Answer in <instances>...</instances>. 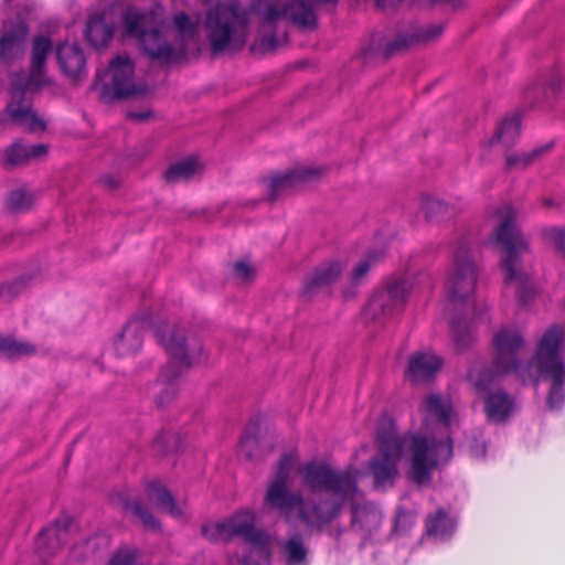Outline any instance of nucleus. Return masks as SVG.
Returning <instances> with one entry per match:
<instances>
[{
    "instance_id": "f257e3e1",
    "label": "nucleus",
    "mask_w": 565,
    "mask_h": 565,
    "mask_svg": "<svg viewBox=\"0 0 565 565\" xmlns=\"http://www.w3.org/2000/svg\"><path fill=\"white\" fill-rule=\"evenodd\" d=\"M406 441L407 439L399 437L393 427L376 429L379 454L369 462L375 488L393 484ZM408 478L417 486L430 483L433 471L447 463L452 457V444L449 439L429 441L424 436L414 435L408 439Z\"/></svg>"
},
{
    "instance_id": "f03ea898",
    "label": "nucleus",
    "mask_w": 565,
    "mask_h": 565,
    "mask_svg": "<svg viewBox=\"0 0 565 565\" xmlns=\"http://www.w3.org/2000/svg\"><path fill=\"white\" fill-rule=\"evenodd\" d=\"M305 486L311 491L331 493L332 498L312 500L302 504L299 519L308 526L321 531L337 520L348 500L359 493L358 469L335 470L326 462L311 461L301 468Z\"/></svg>"
},
{
    "instance_id": "7ed1b4c3",
    "label": "nucleus",
    "mask_w": 565,
    "mask_h": 565,
    "mask_svg": "<svg viewBox=\"0 0 565 565\" xmlns=\"http://www.w3.org/2000/svg\"><path fill=\"white\" fill-rule=\"evenodd\" d=\"M498 216L501 221L491 237L501 247L503 281L507 286H515L520 303L526 305L534 297L532 279L521 262V256L529 252V243L516 226L515 213L510 205L500 207Z\"/></svg>"
},
{
    "instance_id": "20e7f679",
    "label": "nucleus",
    "mask_w": 565,
    "mask_h": 565,
    "mask_svg": "<svg viewBox=\"0 0 565 565\" xmlns=\"http://www.w3.org/2000/svg\"><path fill=\"white\" fill-rule=\"evenodd\" d=\"M156 338L171 356V361L162 367L158 385L161 386L156 398L159 407L169 404L178 393V381L182 373L194 363L204 360L203 348L200 342L193 345L185 344L184 332L175 326L163 324L156 328Z\"/></svg>"
},
{
    "instance_id": "39448f33",
    "label": "nucleus",
    "mask_w": 565,
    "mask_h": 565,
    "mask_svg": "<svg viewBox=\"0 0 565 565\" xmlns=\"http://www.w3.org/2000/svg\"><path fill=\"white\" fill-rule=\"evenodd\" d=\"M52 51V41L44 35L33 39L31 50V73L24 81H14L10 88V100L6 110L10 120L24 127L28 131H38L45 128L44 121L31 108V102L26 98V90L32 85H40L46 57Z\"/></svg>"
},
{
    "instance_id": "423d86ee",
    "label": "nucleus",
    "mask_w": 565,
    "mask_h": 565,
    "mask_svg": "<svg viewBox=\"0 0 565 565\" xmlns=\"http://www.w3.org/2000/svg\"><path fill=\"white\" fill-rule=\"evenodd\" d=\"M248 22L247 10L239 9L236 3H216L207 11L204 20L211 52L218 54L233 42L244 43Z\"/></svg>"
},
{
    "instance_id": "0eeeda50",
    "label": "nucleus",
    "mask_w": 565,
    "mask_h": 565,
    "mask_svg": "<svg viewBox=\"0 0 565 565\" xmlns=\"http://www.w3.org/2000/svg\"><path fill=\"white\" fill-rule=\"evenodd\" d=\"M122 24L125 34L137 39L150 60L168 63L173 58L174 50L166 41L154 14L127 10L122 17Z\"/></svg>"
},
{
    "instance_id": "6e6552de",
    "label": "nucleus",
    "mask_w": 565,
    "mask_h": 565,
    "mask_svg": "<svg viewBox=\"0 0 565 565\" xmlns=\"http://www.w3.org/2000/svg\"><path fill=\"white\" fill-rule=\"evenodd\" d=\"M477 273L470 257V247L466 238L459 239L452 247V258L448 265L445 289L447 299L452 303L465 302L475 291Z\"/></svg>"
},
{
    "instance_id": "1a4fd4ad",
    "label": "nucleus",
    "mask_w": 565,
    "mask_h": 565,
    "mask_svg": "<svg viewBox=\"0 0 565 565\" xmlns=\"http://www.w3.org/2000/svg\"><path fill=\"white\" fill-rule=\"evenodd\" d=\"M412 285L401 274L387 277L383 284L373 292L369 300L363 317L367 321H381L403 310Z\"/></svg>"
},
{
    "instance_id": "9d476101",
    "label": "nucleus",
    "mask_w": 565,
    "mask_h": 565,
    "mask_svg": "<svg viewBox=\"0 0 565 565\" xmlns=\"http://www.w3.org/2000/svg\"><path fill=\"white\" fill-rule=\"evenodd\" d=\"M135 66L128 56L118 55L109 63L110 84H105L102 98L107 102L120 100L146 93L145 84L135 83Z\"/></svg>"
},
{
    "instance_id": "9b49d317",
    "label": "nucleus",
    "mask_w": 565,
    "mask_h": 565,
    "mask_svg": "<svg viewBox=\"0 0 565 565\" xmlns=\"http://www.w3.org/2000/svg\"><path fill=\"white\" fill-rule=\"evenodd\" d=\"M564 350V328L557 324L548 327L539 339L533 355L539 374L565 369Z\"/></svg>"
},
{
    "instance_id": "f8f14e48",
    "label": "nucleus",
    "mask_w": 565,
    "mask_h": 565,
    "mask_svg": "<svg viewBox=\"0 0 565 565\" xmlns=\"http://www.w3.org/2000/svg\"><path fill=\"white\" fill-rule=\"evenodd\" d=\"M520 331L509 328L500 329L493 337V366L499 374L514 372L519 365L518 354L524 347Z\"/></svg>"
},
{
    "instance_id": "ddd939ff",
    "label": "nucleus",
    "mask_w": 565,
    "mask_h": 565,
    "mask_svg": "<svg viewBox=\"0 0 565 565\" xmlns=\"http://www.w3.org/2000/svg\"><path fill=\"white\" fill-rule=\"evenodd\" d=\"M230 539L243 537L246 543L262 550L268 548L270 536L265 530L255 527V515L241 511L226 520Z\"/></svg>"
},
{
    "instance_id": "4468645a",
    "label": "nucleus",
    "mask_w": 565,
    "mask_h": 565,
    "mask_svg": "<svg viewBox=\"0 0 565 565\" xmlns=\"http://www.w3.org/2000/svg\"><path fill=\"white\" fill-rule=\"evenodd\" d=\"M344 264L340 259H328L313 267L303 278L302 294L312 297L328 288L341 276Z\"/></svg>"
},
{
    "instance_id": "2eb2a0df",
    "label": "nucleus",
    "mask_w": 565,
    "mask_h": 565,
    "mask_svg": "<svg viewBox=\"0 0 565 565\" xmlns=\"http://www.w3.org/2000/svg\"><path fill=\"white\" fill-rule=\"evenodd\" d=\"M29 31L26 21L21 18L3 23L0 35V61L11 62L21 54Z\"/></svg>"
},
{
    "instance_id": "dca6fc26",
    "label": "nucleus",
    "mask_w": 565,
    "mask_h": 565,
    "mask_svg": "<svg viewBox=\"0 0 565 565\" xmlns=\"http://www.w3.org/2000/svg\"><path fill=\"white\" fill-rule=\"evenodd\" d=\"M322 171L319 168L299 167L270 177L268 200L274 202L296 184L317 179Z\"/></svg>"
},
{
    "instance_id": "f3484780",
    "label": "nucleus",
    "mask_w": 565,
    "mask_h": 565,
    "mask_svg": "<svg viewBox=\"0 0 565 565\" xmlns=\"http://www.w3.org/2000/svg\"><path fill=\"white\" fill-rule=\"evenodd\" d=\"M348 502L351 504V529L369 539L381 525V511L370 502H361L359 493Z\"/></svg>"
},
{
    "instance_id": "a211bd4d",
    "label": "nucleus",
    "mask_w": 565,
    "mask_h": 565,
    "mask_svg": "<svg viewBox=\"0 0 565 565\" xmlns=\"http://www.w3.org/2000/svg\"><path fill=\"white\" fill-rule=\"evenodd\" d=\"M443 365V360L428 351H418L408 358L406 379L413 384L425 383L435 377Z\"/></svg>"
},
{
    "instance_id": "6ab92c4d",
    "label": "nucleus",
    "mask_w": 565,
    "mask_h": 565,
    "mask_svg": "<svg viewBox=\"0 0 565 565\" xmlns=\"http://www.w3.org/2000/svg\"><path fill=\"white\" fill-rule=\"evenodd\" d=\"M146 320L141 318L130 319L114 340V349L119 358L137 353L143 342Z\"/></svg>"
},
{
    "instance_id": "aec40b11",
    "label": "nucleus",
    "mask_w": 565,
    "mask_h": 565,
    "mask_svg": "<svg viewBox=\"0 0 565 565\" xmlns=\"http://www.w3.org/2000/svg\"><path fill=\"white\" fill-rule=\"evenodd\" d=\"M264 502L271 510L278 511L284 515L286 521H290L291 514L295 510L300 509L303 504V497L300 492H291L288 487H267Z\"/></svg>"
},
{
    "instance_id": "412c9836",
    "label": "nucleus",
    "mask_w": 565,
    "mask_h": 565,
    "mask_svg": "<svg viewBox=\"0 0 565 565\" xmlns=\"http://www.w3.org/2000/svg\"><path fill=\"white\" fill-rule=\"evenodd\" d=\"M71 525L72 520L64 516L40 531L35 540V547L43 557L52 556L54 551L66 542Z\"/></svg>"
},
{
    "instance_id": "4be33fe9",
    "label": "nucleus",
    "mask_w": 565,
    "mask_h": 565,
    "mask_svg": "<svg viewBox=\"0 0 565 565\" xmlns=\"http://www.w3.org/2000/svg\"><path fill=\"white\" fill-rule=\"evenodd\" d=\"M46 153L47 146L44 143L25 145L21 141H17L6 149L2 166L7 169L24 166L33 159L44 157Z\"/></svg>"
},
{
    "instance_id": "5701e85b",
    "label": "nucleus",
    "mask_w": 565,
    "mask_h": 565,
    "mask_svg": "<svg viewBox=\"0 0 565 565\" xmlns=\"http://www.w3.org/2000/svg\"><path fill=\"white\" fill-rule=\"evenodd\" d=\"M56 58L63 73L70 77H79L85 71L86 60L82 49L76 43L58 44Z\"/></svg>"
},
{
    "instance_id": "b1692460",
    "label": "nucleus",
    "mask_w": 565,
    "mask_h": 565,
    "mask_svg": "<svg viewBox=\"0 0 565 565\" xmlns=\"http://www.w3.org/2000/svg\"><path fill=\"white\" fill-rule=\"evenodd\" d=\"M513 409V397L502 390L490 392L484 399V413L490 422H505Z\"/></svg>"
},
{
    "instance_id": "393cba45",
    "label": "nucleus",
    "mask_w": 565,
    "mask_h": 565,
    "mask_svg": "<svg viewBox=\"0 0 565 565\" xmlns=\"http://www.w3.org/2000/svg\"><path fill=\"white\" fill-rule=\"evenodd\" d=\"M278 548L285 565H307L309 547L300 533L279 541Z\"/></svg>"
},
{
    "instance_id": "a878e982",
    "label": "nucleus",
    "mask_w": 565,
    "mask_h": 565,
    "mask_svg": "<svg viewBox=\"0 0 565 565\" xmlns=\"http://www.w3.org/2000/svg\"><path fill=\"white\" fill-rule=\"evenodd\" d=\"M146 494L148 501L163 512L174 518L182 515V511L178 507L174 497L159 481L149 482L146 486Z\"/></svg>"
},
{
    "instance_id": "bb28decb",
    "label": "nucleus",
    "mask_w": 565,
    "mask_h": 565,
    "mask_svg": "<svg viewBox=\"0 0 565 565\" xmlns=\"http://www.w3.org/2000/svg\"><path fill=\"white\" fill-rule=\"evenodd\" d=\"M287 19L300 29H315L317 14L311 0H290L287 2Z\"/></svg>"
},
{
    "instance_id": "cd10ccee",
    "label": "nucleus",
    "mask_w": 565,
    "mask_h": 565,
    "mask_svg": "<svg viewBox=\"0 0 565 565\" xmlns=\"http://www.w3.org/2000/svg\"><path fill=\"white\" fill-rule=\"evenodd\" d=\"M114 29L108 25L99 13L90 15L86 23L85 36L96 50L104 49L113 39Z\"/></svg>"
},
{
    "instance_id": "c85d7f7f",
    "label": "nucleus",
    "mask_w": 565,
    "mask_h": 565,
    "mask_svg": "<svg viewBox=\"0 0 565 565\" xmlns=\"http://www.w3.org/2000/svg\"><path fill=\"white\" fill-rule=\"evenodd\" d=\"M420 411L426 418H433L445 426H449L451 404L439 394L428 395L420 405Z\"/></svg>"
},
{
    "instance_id": "c756f323",
    "label": "nucleus",
    "mask_w": 565,
    "mask_h": 565,
    "mask_svg": "<svg viewBox=\"0 0 565 565\" xmlns=\"http://www.w3.org/2000/svg\"><path fill=\"white\" fill-rule=\"evenodd\" d=\"M543 380L551 381V387L546 397L550 408H559L565 404V369L540 374Z\"/></svg>"
},
{
    "instance_id": "7c9ffc66",
    "label": "nucleus",
    "mask_w": 565,
    "mask_h": 565,
    "mask_svg": "<svg viewBox=\"0 0 565 565\" xmlns=\"http://www.w3.org/2000/svg\"><path fill=\"white\" fill-rule=\"evenodd\" d=\"M200 169L199 161L189 157L171 164L163 173L168 183H179L190 180Z\"/></svg>"
},
{
    "instance_id": "2f4dec72",
    "label": "nucleus",
    "mask_w": 565,
    "mask_h": 565,
    "mask_svg": "<svg viewBox=\"0 0 565 565\" xmlns=\"http://www.w3.org/2000/svg\"><path fill=\"white\" fill-rule=\"evenodd\" d=\"M521 118L519 115L504 118L495 129L491 142H502L505 147H511L515 143L520 136Z\"/></svg>"
},
{
    "instance_id": "473e14b6",
    "label": "nucleus",
    "mask_w": 565,
    "mask_h": 565,
    "mask_svg": "<svg viewBox=\"0 0 565 565\" xmlns=\"http://www.w3.org/2000/svg\"><path fill=\"white\" fill-rule=\"evenodd\" d=\"M425 531L429 536L447 537L452 532V522L447 512L439 508L434 514L426 518Z\"/></svg>"
},
{
    "instance_id": "72a5a7b5",
    "label": "nucleus",
    "mask_w": 565,
    "mask_h": 565,
    "mask_svg": "<svg viewBox=\"0 0 565 565\" xmlns=\"http://www.w3.org/2000/svg\"><path fill=\"white\" fill-rule=\"evenodd\" d=\"M0 352L10 359H17L35 354L36 348L28 341L0 337Z\"/></svg>"
},
{
    "instance_id": "f704fd0d",
    "label": "nucleus",
    "mask_w": 565,
    "mask_h": 565,
    "mask_svg": "<svg viewBox=\"0 0 565 565\" xmlns=\"http://www.w3.org/2000/svg\"><path fill=\"white\" fill-rule=\"evenodd\" d=\"M451 337L454 345L458 351H463L473 342V331L466 319H454L451 321Z\"/></svg>"
},
{
    "instance_id": "c9c22d12",
    "label": "nucleus",
    "mask_w": 565,
    "mask_h": 565,
    "mask_svg": "<svg viewBox=\"0 0 565 565\" xmlns=\"http://www.w3.org/2000/svg\"><path fill=\"white\" fill-rule=\"evenodd\" d=\"M420 209L429 222L443 221L451 214V209L447 203L433 196L424 198Z\"/></svg>"
},
{
    "instance_id": "e433bc0d",
    "label": "nucleus",
    "mask_w": 565,
    "mask_h": 565,
    "mask_svg": "<svg viewBox=\"0 0 565 565\" xmlns=\"http://www.w3.org/2000/svg\"><path fill=\"white\" fill-rule=\"evenodd\" d=\"M173 24L178 41L185 45L198 32V24L194 23L185 12H178L173 17Z\"/></svg>"
},
{
    "instance_id": "4c0bfd02",
    "label": "nucleus",
    "mask_w": 565,
    "mask_h": 565,
    "mask_svg": "<svg viewBox=\"0 0 565 565\" xmlns=\"http://www.w3.org/2000/svg\"><path fill=\"white\" fill-rule=\"evenodd\" d=\"M383 252L367 253L352 269L350 280L353 285H359L364 281L370 269L380 262Z\"/></svg>"
},
{
    "instance_id": "58836bf2",
    "label": "nucleus",
    "mask_w": 565,
    "mask_h": 565,
    "mask_svg": "<svg viewBox=\"0 0 565 565\" xmlns=\"http://www.w3.org/2000/svg\"><path fill=\"white\" fill-rule=\"evenodd\" d=\"M550 146L539 147L529 152L519 154H508L505 158V168L508 170H523L533 163Z\"/></svg>"
},
{
    "instance_id": "ea45409f",
    "label": "nucleus",
    "mask_w": 565,
    "mask_h": 565,
    "mask_svg": "<svg viewBox=\"0 0 565 565\" xmlns=\"http://www.w3.org/2000/svg\"><path fill=\"white\" fill-rule=\"evenodd\" d=\"M124 509L138 518L146 529L159 530L160 523L139 500L125 501Z\"/></svg>"
},
{
    "instance_id": "a19ab883",
    "label": "nucleus",
    "mask_w": 565,
    "mask_h": 565,
    "mask_svg": "<svg viewBox=\"0 0 565 565\" xmlns=\"http://www.w3.org/2000/svg\"><path fill=\"white\" fill-rule=\"evenodd\" d=\"M32 195L23 188L12 190L8 193L6 206L9 211L20 213L28 211L32 205Z\"/></svg>"
},
{
    "instance_id": "79ce46f5",
    "label": "nucleus",
    "mask_w": 565,
    "mask_h": 565,
    "mask_svg": "<svg viewBox=\"0 0 565 565\" xmlns=\"http://www.w3.org/2000/svg\"><path fill=\"white\" fill-rule=\"evenodd\" d=\"M444 31V24L431 23L426 26H417L412 33V41L414 45L428 44L437 40Z\"/></svg>"
},
{
    "instance_id": "37998d69",
    "label": "nucleus",
    "mask_w": 565,
    "mask_h": 565,
    "mask_svg": "<svg viewBox=\"0 0 565 565\" xmlns=\"http://www.w3.org/2000/svg\"><path fill=\"white\" fill-rule=\"evenodd\" d=\"M152 448L159 456H164L170 451H177L180 448L178 436L170 431H162L153 440Z\"/></svg>"
},
{
    "instance_id": "c03bdc74",
    "label": "nucleus",
    "mask_w": 565,
    "mask_h": 565,
    "mask_svg": "<svg viewBox=\"0 0 565 565\" xmlns=\"http://www.w3.org/2000/svg\"><path fill=\"white\" fill-rule=\"evenodd\" d=\"M495 374H498L495 371L493 372L489 369H471L468 373V379L479 393H486L489 391Z\"/></svg>"
},
{
    "instance_id": "a18cd8bd",
    "label": "nucleus",
    "mask_w": 565,
    "mask_h": 565,
    "mask_svg": "<svg viewBox=\"0 0 565 565\" xmlns=\"http://www.w3.org/2000/svg\"><path fill=\"white\" fill-rule=\"evenodd\" d=\"M202 535L210 542H228L231 541L226 520L214 524L202 526Z\"/></svg>"
},
{
    "instance_id": "49530a36",
    "label": "nucleus",
    "mask_w": 565,
    "mask_h": 565,
    "mask_svg": "<svg viewBox=\"0 0 565 565\" xmlns=\"http://www.w3.org/2000/svg\"><path fill=\"white\" fill-rule=\"evenodd\" d=\"M414 46L412 41V33H398L392 41L387 42L384 46L385 57H391Z\"/></svg>"
},
{
    "instance_id": "de8ad7c7",
    "label": "nucleus",
    "mask_w": 565,
    "mask_h": 565,
    "mask_svg": "<svg viewBox=\"0 0 565 565\" xmlns=\"http://www.w3.org/2000/svg\"><path fill=\"white\" fill-rule=\"evenodd\" d=\"M258 428L256 425L249 423L246 427L244 434L241 436L239 446L242 451L246 455L247 458H252L253 456V447L257 441Z\"/></svg>"
},
{
    "instance_id": "09e8293b",
    "label": "nucleus",
    "mask_w": 565,
    "mask_h": 565,
    "mask_svg": "<svg viewBox=\"0 0 565 565\" xmlns=\"http://www.w3.org/2000/svg\"><path fill=\"white\" fill-rule=\"evenodd\" d=\"M282 18H287V2L282 7L269 3L262 12L263 24L271 25Z\"/></svg>"
},
{
    "instance_id": "8fccbe9b",
    "label": "nucleus",
    "mask_w": 565,
    "mask_h": 565,
    "mask_svg": "<svg viewBox=\"0 0 565 565\" xmlns=\"http://www.w3.org/2000/svg\"><path fill=\"white\" fill-rule=\"evenodd\" d=\"M544 237L553 243L555 249L565 257V228L548 227L544 231Z\"/></svg>"
},
{
    "instance_id": "3c124183",
    "label": "nucleus",
    "mask_w": 565,
    "mask_h": 565,
    "mask_svg": "<svg viewBox=\"0 0 565 565\" xmlns=\"http://www.w3.org/2000/svg\"><path fill=\"white\" fill-rule=\"evenodd\" d=\"M137 553L135 550H119L108 562V565H135Z\"/></svg>"
},
{
    "instance_id": "603ef678",
    "label": "nucleus",
    "mask_w": 565,
    "mask_h": 565,
    "mask_svg": "<svg viewBox=\"0 0 565 565\" xmlns=\"http://www.w3.org/2000/svg\"><path fill=\"white\" fill-rule=\"evenodd\" d=\"M234 275L241 281H247L253 276V268L246 262H237L233 267Z\"/></svg>"
},
{
    "instance_id": "864d4df0",
    "label": "nucleus",
    "mask_w": 565,
    "mask_h": 565,
    "mask_svg": "<svg viewBox=\"0 0 565 565\" xmlns=\"http://www.w3.org/2000/svg\"><path fill=\"white\" fill-rule=\"evenodd\" d=\"M289 475L290 473L286 472L285 470L282 471V470H279L276 468L275 475L271 478V480L268 482L267 487H275V486L288 487Z\"/></svg>"
},
{
    "instance_id": "5fc2aeb1",
    "label": "nucleus",
    "mask_w": 565,
    "mask_h": 565,
    "mask_svg": "<svg viewBox=\"0 0 565 565\" xmlns=\"http://www.w3.org/2000/svg\"><path fill=\"white\" fill-rule=\"evenodd\" d=\"M258 46L263 53L273 52L278 46V39L276 38L275 34L265 36L259 41Z\"/></svg>"
},
{
    "instance_id": "6e6d98bb",
    "label": "nucleus",
    "mask_w": 565,
    "mask_h": 565,
    "mask_svg": "<svg viewBox=\"0 0 565 565\" xmlns=\"http://www.w3.org/2000/svg\"><path fill=\"white\" fill-rule=\"evenodd\" d=\"M292 465H294L292 456L289 454H284L280 457L276 468L279 470H282V471L285 470L286 472L290 473Z\"/></svg>"
},
{
    "instance_id": "4d7b16f0",
    "label": "nucleus",
    "mask_w": 565,
    "mask_h": 565,
    "mask_svg": "<svg viewBox=\"0 0 565 565\" xmlns=\"http://www.w3.org/2000/svg\"><path fill=\"white\" fill-rule=\"evenodd\" d=\"M150 113H128L127 117L131 120L143 121L150 117Z\"/></svg>"
},
{
    "instance_id": "13d9d810",
    "label": "nucleus",
    "mask_w": 565,
    "mask_h": 565,
    "mask_svg": "<svg viewBox=\"0 0 565 565\" xmlns=\"http://www.w3.org/2000/svg\"><path fill=\"white\" fill-rule=\"evenodd\" d=\"M401 0H375V4L379 8L385 9L395 6Z\"/></svg>"
},
{
    "instance_id": "bf43d9fd",
    "label": "nucleus",
    "mask_w": 565,
    "mask_h": 565,
    "mask_svg": "<svg viewBox=\"0 0 565 565\" xmlns=\"http://www.w3.org/2000/svg\"><path fill=\"white\" fill-rule=\"evenodd\" d=\"M433 3L445 2L450 4L454 9L460 8L462 6V0H429Z\"/></svg>"
},
{
    "instance_id": "052dcab7",
    "label": "nucleus",
    "mask_w": 565,
    "mask_h": 565,
    "mask_svg": "<svg viewBox=\"0 0 565 565\" xmlns=\"http://www.w3.org/2000/svg\"><path fill=\"white\" fill-rule=\"evenodd\" d=\"M542 203L546 207H554V206H556V203L552 199H543Z\"/></svg>"
},
{
    "instance_id": "680f3d73",
    "label": "nucleus",
    "mask_w": 565,
    "mask_h": 565,
    "mask_svg": "<svg viewBox=\"0 0 565 565\" xmlns=\"http://www.w3.org/2000/svg\"><path fill=\"white\" fill-rule=\"evenodd\" d=\"M7 290H9V288H8V287H1V288H0V297H1V296H2Z\"/></svg>"
},
{
    "instance_id": "e2e57ef3",
    "label": "nucleus",
    "mask_w": 565,
    "mask_h": 565,
    "mask_svg": "<svg viewBox=\"0 0 565 565\" xmlns=\"http://www.w3.org/2000/svg\"><path fill=\"white\" fill-rule=\"evenodd\" d=\"M320 2H337L338 0H319Z\"/></svg>"
},
{
    "instance_id": "0e129e2a",
    "label": "nucleus",
    "mask_w": 565,
    "mask_h": 565,
    "mask_svg": "<svg viewBox=\"0 0 565 565\" xmlns=\"http://www.w3.org/2000/svg\"><path fill=\"white\" fill-rule=\"evenodd\" d=\"M109 185L115 186L116 184H115V182L111 181V182H109Z\"/></svg>"
},
{
    "instance_id": "69168bd1",
    "label": "nucleus",
    "mask_w": 565,
    "mask_h": 565,
    "mask_svg": "<svg viewBox=\"0 0 565 565\" xmlns=\"http://www.w3.org/2000/svg\"><path fill=\"white\" fill-rule=\"evenodd\" d=\"M12 0H4L6 3H10Z\"/></svg>"
}]
</instances>
